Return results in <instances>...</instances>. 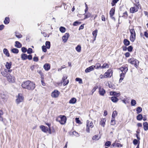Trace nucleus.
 <instances>
[{
  "instance_id": "33",
  "label": "nucleus",
  "mask_w": 148,
  "mask_h": 148,
  "mask_svg": "<svg viewBox=\"0 0 148 148\" xmlns=\"http://www.w3.org/2000/svg\"><path fill=\"white\" fill-rule=\"evenodd\" d=\"M136 119L138 120L141 121L143 119L142 115L141 114H138L137 116Z\"/></svg>"
},
{
  "instance_id": "51",
  "label": "nucleus",
  "mask_w": 148,
  "mask_h": 148,
  "mask_svg": "<svg viewBox=\"0 0 148 148\" xmlns=\"http://www.w3.org/2000/svg\"><path fill=\"white\" fill-rule=\"evenodd\" d=\"M119 0H113L112 1L113 3H111L112 6H114V4L119 1Z\"/></svg>"
},
{
  "instance_id": "29",
  "label": "nucleus",
  "mask_w": 148,
  "mask_h": 148,
  "mask_svg": "<svg viewBox=\"0 0 148 148\" xmlns=\"http://www.w3.org/2000/svg\"><path fill=\"white\" fill-rule=\"evenodd\" d=\"M45 45L47 49H49L50 47V42L47 41L45 43Z\"/></svg>"
},
{
  "instance_id": "37",
  "label": "nucleus",
  "mask_w": 148,
  "mask_h": 148,
  "mask_svg": "<svg viewBox=\"0 0 148 148\" xmlns=\"http://www.w3.org/2000/svg\"><path fill=\"white\" fill-rule=\"evenodd\" d=\"M60 31L62 33H64L66 31V29L63 27H61L59 29Z\"/></svg>"
},
{
  "instance_id": "38",
  "label": "nucleus",
  "mask_w": 148,
  "mask_h": 148,
  "mask_svg": "<svg viewBox=\"0 0 148 148\" xmlns=\"http://www.w3.org/2000/svg\"><path fill=\"white\" fill-rule=\"evenodd\" d=\"M76 50L79 52L81 51V47L79 45H78L75 48Z\"/></svg>"
},
{
  "instance_id": "10",
  "label": "nucleus",
  "mask_w": 148,
  "mask_h": 148,
  "mask_svg": "<svg viewBox=\"0 0 148 148\" xmlns=\"http://www.w3.org/2000/svg\"><path fill=\"white\" fill-rule=\"evenodd\" d=\"M112 75V71L109 69L104 73L105 78L110 77Z\"/></svg>"
},
{
  "instance_id": "43",
  "label": "nucleus",
  "mask_w": 148,
  "mask_h": 148,
  "mask_svg": "<svg viewBox=\"0 0 148 148\" xmlns=\"http://www.w3.org/2000/svg\"><path fill=\"white\" fill-rule=\"evenodd\" d=\"M95 67L96 68V69H98L99 68H101V64L99 63L96 64H95Z\"/></svg>"
},
{
  "instance_id": "28",
  "label": "nucleus",
  "mask_w": 148,
  "mask_h": 148,
  "mask_svg": "<svg viewBox=\"0 0 148 148\" xmlns=\"http://www.w3.org/2000/svg\"><path fill=\"white\" fill-rule=\"evenodd\" d=\"M114 11L115 10L114 8H112L111 9L110 12V16H113L114 14Z\"/></svg>"
},
{
  "instance_id": "16",
  "label": "nucleus",
  "mask_w": 148,
  "mask_h": 148,
  "mask_svg": "<svg viewBox=\"0 0 148 148\" xmlns=\"http://www.w3.org/2000/svg\"><path fill=\"white\" fill-rule=\"evenodd\" d=\"M86 126L91 128L93 127L94 126V125L92 122V121L90 122L88 120H87L86 121Z\"/></svg>"
},
{
  "instance_id": "58",
  "label": "nucleus",
  "mask_w": 148,
  "mask_h": 148,
  "mask_svg": "<svg viewBox=\"0 0 148 148\" xmlns=\"http://www.w3.org/2000/svg\"><path fill=\"white\" fill-rule=\"evenodd\" d=\"M1 98L2 99H4L5 100H7V97L5 95H2Z\"/></svg>"
},
{
  "instance_id": "56",
  "label": "nucleus",
  "mask_w": 148,
  "mask_h": 148,
  "mask_svg": "<svg viewBox=\"0 0 148 148\" xmlns=\"http://www.w3.org/2000/svg\"><path fill=\"white\" fill-rule=\"evenodd\" d=\"M1 74L3 75V76L6 77L7 75H8V74H6L5 72H1Z\"/></svg>"
},
{
  "instance_id": "32",
  "label": "nucleus",
  "mask_w": 148,
  "mask_h": 148,
  "mask_svg": "<svg viewBox=\"0 0 148 148\" xmlns=\"http://www.w3.org/2000/svg\"><path fill=\"white\" fill-rule=\"evenodd\" d=\"M109 67V65L107 63H104L103 66H101V68L104 69V68H108Z\"/></svg>"
},
{
  "instance_id": "11",
  "label": "nucleus",
  "mask_w": 148,
  "mask_h": 148,
  "mask_svg": "<svg viewBox=\"0 0 148 148\" xmlns=\"http://www.w3.org/2000/svg\"><path fill=\"white\" fill-rule=\"evenodd\" d=\"M69 35L68 33H66L62 37V41L64 42H66L67 40Z\"/></svg>"
},
{
  "instance_id": "45",
  "label": "nucleus",
  "mask_w": 148,
  "mask_h": 148,
  "mask_svg": "<svg viewBox=\"0 0 148 148\" xmlns=\"http://www.w3.org/2000/svg\"><path fill=\"white\" fill-rule=\"evenodd\" d=\"M81 23V22L76 21L73 23V25L74 26H76L80 24Z\"/></svg>"
},
{
  "instance_id": "26",
  "label": "nucleus",
  "mask_w": 148,
  "mask_h": 148,
  "mask_svg": "<svg viewBox=\"0 0 148 148\" xmlns=\"http://www.w3.org/2000/svg\"><path fill=\"white\" fill-rule=\"evenodd\" d=\"M123 43L126 46H128L130 44L129 41L127 39H124L123 40Z\"/></svg>"
},
{
  "instance_id": "40",
  "label": "nucleus",
  "mask_w": 148,
  "mask_h": 148,
  "mask_svg": "<svg viewBox=\"0 0 148 148\" xmlns=\"http://www.w3.org/2000/svg\"><path fill=\"white\" fill-rule=\"evenodd\" d=\"M116 124L115 119L112 118L110 122V124L111 125H114Z\"/></svg>"
},
{
  "instance_id": "17",
  "label": "nucleus",
  "mask_w": 148,
  "mask_h": 148,
  "mask_svg": "<svg viewBox=\"0 0 148 148\" xmlns=\"http://www.w3.org/2000/svg\"><path fill=\"white\" fill-rule=\"evenodd\" d=\"M43 68L45 70L48 71L49 70L50 68V64H45L44 65Z\"/></svg>"
},
{
  "instance_id": "49",
  "label": "nucleus",
  "mask_w": 148,
  "mask_h": 148,
  "mask_svg": "<svg viewBox=\"0 0 148 148\" xmlns=\"http://www.w3.org/2000/svg\"><path fill=\"white\" fill-rule=\"evenodd\" d=\"M42 51L44 52H46L47 51V49H46V47H45V46L44 45H43L42 46Z\"/></svg>"
},
{
  "instance_id": "12",
  "label": "nucleus",
  "mask_w": 148,
  "mask_h": 148,
  "mask_svg": "<svg viewBox=\"0 0 148 148\" xmlns=\"http://www.w3.org/2000/svg\"><path fill=\"white\" fill-rule=\"evenodd\" d=\"M95 68V66H94V65L91 66L87 68V69H86L85 71V72L86 73H88L89 72L93 71L94 70V68Z\"/></svg>"
},
{
  "instance_id": "39",
  "label": "nucleus",
  "mask_w": 148,
  "mask_h": 148,
  "mask_svg": "<svg viewBox=\"0 0 148 148\" xmlns=\"http://www.w3.org/2000/svg\"><path fill=\"white\" fill-rule=\"evenodd\" d=\"M117 114V112L116 111H114L113 112L112 117V118H115V117L116 116Z\"/></svg>"
},
{
  "instance_id": "41",
  "label": "nucleus",
  "mask_w": 148,
  "mask_h": 148,
  "mask_svg": "<svg viewBox=\"0 0 148 148\" xmlns=\"http://www.w3.org/2000/svg\"><path fill=\"white\" fill-rule=\"evenodd\" d=\"M75 81L78 82L80 84H82V79L79 78H77L75 79Z\"/></svg>"
},
{
  "instance_id": "3",
  "label": "nucleus",
  "mask_w": 148,
  "mask_h": 148,
  "mask_svg": "<svg viewBox=\"0 0 148 148\" xmlns=\"http://www.w3.org/2000/svg\"><path fill=\"white\" fill-rule=\"evenodd\" d=\"M129 29L131 34L130 37V39L132 42H133L136 39V34L133 28L130 29L129 28Z\"/></svg>"
},
{
  "instance_id": "22",
  "label": "nucleus",
  "mask_w": 148,
  "mask_h": 148,
  "mask_svg": "<svg viewBox=\"0 0 148 148\" xmlns=\"http://www.w3.org/2000/svg\"><path fill=\"white\" fill-rule=\"evenodd\" d=\"M15 46L18 48H20L22 47V44L18 41H16L15 42Z\"/></svg>"
},
{
  "instance_id": "2",
  "label": "nucleus",
  "mask_w": 148,
  "mask_h": 148,
  "mask_svg": "<svg viewBox=\"0 0 148 148\" xmlns=\"http://www.w3.org/2000/svg\"><path fill=\"white\" fill-rule=\"evenodd\" d=\"M119 69L122 72L120 75V78L119 79V82H121L123 79L125 75L128 70L127 66V65L123 66L121 67Z\"/></svg>"
},
{
  "instance_id": "50",
  "label": "nucleus",
  "mask_w": 148,
  "mask_h": 148,
  "mask_svg": "<svg viewBox=\"0 0 148 148\" xmlns=\"http://www.w3.org/2000/svg\"><path fill=\"white\" fill-rule=\"evenodd\" d=\"M127 50L128 51L131 52L132 51L133 48L132 46H129L127 48Z\"/></svg>"
},
{
  "instance_id": "48",
  "label": "nucleus",
  "mask_w": 148,
  "mask_h": 148,
  "mask_svg": "<svg viewBox=\"0 0 148 148\" xmlns=\"http://www.w3.org/2000/svg\"><path fill=\"white\" fill-rule=\"evenodd\" d=\"M73 134L76 137H78L79 136V134L75 131H73Z\"/></svg>"
},
{
  "instance_id": "59",
  "label": "nucleus",
  "mask_w": 148,
  "mask_h": 148,
  "mask_svg": "<svg viewBox=\"0 0 148 148\" xmlns=\"http://www.w3.org/2000/svg\"><path fill=\"white\" fill-rule=\"evenodd\" d=\"M116 147H122L123 146V145H122L119 143H116Z\"/></svg>"
},
{
  "instance_id": "6",
  "label": "nucleus",
  "mask_w": 148,
  "mask_h": 148,
  "mask_svg": "<svg viewBox=\"0 0 148 148\" xmlns=\"http://www.w3.org/2000/svg\"><path fill=\"white\" fill-rule=\"evenodd\" d=\"M128 62L131 64H134V66L136 67H137V66L139 64V61L134 58H131L129 59Z\"/></svg>"
},
{
  "instance_id": "46",
  "label": "nucleus",
  "mask_w": 148,
  "mask_h": 148,
  "mask_svg": "<svg viewBox=\"0 0 148 148\" xmlns=\"http://www.w3.org/2000/svg\"><path fill=\"white\" fill-rule=\"evenodd\" d=\"M32 49L31 48H29L27 50V53L28 54H30L32 52Z\"/></svg>"
},
{
  "instance_id": "20",
  "label": "nucleus",
  "mask_w": 148,
  "mask_h": 148,
  "mask_svg": "<svg viewBox=\"0 0 148 148\" xmlns=\"http://www.w3.org/2000/svg\"><path fill=\"white\" fill-rule=\"evenodd\" d=\"M12 63L11 62H6L5 64V67L8 69H9L11 67Z\"/></svg>"
},
{
  "instance_id": "63",
  "label": "nucleus",
  "mask_w": 148,
  "mask_h": 148,
  "mask_svg": "<svg viewBox=\"0 0 148 148\" xmlns=\"http://www.w3.org/2000/svg\"><path fill=\"white\" fill-rule=\"evenodd\" d=\"M144 35L147 38H148V33L147 32H144Z\"/></svg>"
},
{
  "instance_id": "60",
  "label": "nucleus",
  "mask_w": 148,
  "mask_h": 148,
  "mask_svg": "<svg viewBox=\"0 0 148 148\" xmlns=\"http://www.w3.org/2000/svg\"><path fill=\"white\" fill-rule=\"evenodd\" d=\"M133 143L135 145L137 144L138 143V140L135 139L133 141Z\"/></svg>"
},
{
  "instance_id": "53",
  "label": "nucleus",
  "mask_w": 148,
  "mask_h": 148,
  "mask_svg": "<svg viewBox=\"0 0 148 148\" xmlns=\"http://www.w3.org/2000/svg\"><path fill=\"white\" fill-rule=\"evenodd\" d=\"M91 15V14L89 13L87 14L86 15H85V17L84 18L86 19L90 17Z\"/></svg>"
},
{
  "instance_id": "9",
  "label": "nucleus",
  "mask_w": 148,
  "mask_h": 148,
  "mask_svg": "<svg viewBox=\"0 0 148 148\" xmlns=\"http://www.w3.org/2000/svg\"><path fill=\"white\" fill-rule=\"evenodd\" d=\"M60 92L57 90H55L53 91L51 94V96L53 98H57L59 96Z\"/></svg>"
},
{
  "instance_id": "35",
  "label": "nucleus",
  "mask_w": 148,
  "mask_h": 148,
  "mask_svg": "<svg viewBox=\"0 0 148 148\" xmlns=\"http://www.w3.org/2000/svg\"><path fill=\"white\" fill-rule=\"evenodd\" d=\"M9 18L8 17H6L4 21V23L5 24H8L9 22Z\"/></svg>"
},
{
  "instance_id": "21",
  "label": "nucleus",
  "mask_w": 148,
  "mask_h": 148,
  "mask_svg": "<svg viewBox=\"0 0 148 148\" xmlns=\"http://www.w3.org/2000/svg\"><path fill=\"white\" fill-rule=\"evenodd\" d=\"M143 128L145 131L148 130V123L147 122H144L143 123Z\"/></svg>"
},
{
  "instance_id": "14",
  "label": "nucleus",
  "mask_w": 148,
  "mask_h": 148,
  "mask_svg": "<svg viewBox=\"0 0 148 148\" xmlns=\"http://www.w3.org/2000/svg\"><path fill=\"white\" fill-rule=\"evenodd\" d=\"M67 78V77L65 76H64L62 79V81H63V83L64 86H65L69 82V80H66V79Z\"/></svg>"
},
{
  "instance_id": "61",
  "label": "nucleus",
  "mask_w": 148,
  "mask_h": 148,
  "mask_svg": "<svg viewBox=\"0 0 148 148\" xmlns=\"http://www.w3.org/2000/svg\"><path fill=\"white\" fill-rule=\"evenodd\" d=\"M125 55L126 57H128L130 56V54L129 52H127L125 53Z\"/></svg>"
},
{
  "instance_id": "19",
  "label": "nucleus",
  "mask_w": 148,
  "mask_h": 148,
  "mask_svg": "<svg viewBox=\"0 0 148 148\" xmlns=\"http://www.w3.org/2000/svg\"><path fill=\"white\" fill-rule=\"evenodd\" d=\"M3 53L5 55V56L7 57H10V54L8 50L5 48L3 49Z\"/></svg>"
},
{
  "instance_id": "25",
  "label": "nucleus",
  "mask_w": 148,
  "mask_h": 148,
  "mask_svg": "<svg viewBox=\"0 0 148 148\" xmlns=\"http://www.w3.org/2000/svg\"><path fill=\"white\" fill-rule=\"evenodd\" d=\"M21 58L22 60H25L27 59V55L26 54L23 53L21 55Z\"/></svg>"
},
{
  "instance_id": "36",
  "label": "nucleus",
  "mask_w": 148,
  "mask_h": 148,
  "mask_svg": "<svg viewBox=\"0 0 148 148\" xmlns=\"http://www.w3.org/2000/svg\"><path fill=\"white\" fill-rule=\"evenodd\" d=\"M136 110L137 111V113L139 114L142 111V108L140 107H138L137 108Z\"/></svg>"
},
{
  "instance_id": "24",
  "label": "nucleus",
  "mask_w": 148,
  "mask_h": 148,
  "mask_svg": "<svg viewBox=\"0 0 148 148\" xmlns=\"http://www.w3.org/2000/svg\"><path fill=\"white\" fill-rule=\"evenodd\" d=\"M77 100L75 98H72L69 101V103L71 104H75L76 103Z\"/></svg>"
},
{
  "instance_id": "15",
  "label": "nucleus",
  "mask_w": 148,
  "mask_h": 148,
  "mask_svg": "<svg viewBox=\"0 0 148 148\" xmlns=\"http://www.w3.org/2000/svg\"><path fill=\"white\" fill-rule=\"evenodd\" d=\"M99 94L101 96L104 95L106 91L103 88H101V87L99 88Z\"/></svg>"
},
{
  "instance_id": "44",
  "label": "nucleus",
  "mask_w": 148,
  "mask_h": 148,
  "mask_svg": "<svg viewBox=\"0 0 148 148\" xmlns=\"http://www.w3.org/2000/svg\"><path fill=\"white\" fill-rule=\"evenodd\" d=\"M136 103V101L135 100L132 99V100L131 104L132 106H134L135 105Z\"/></svg>"
},
{
  "instance_id": "4",
  "label": "nucleus",
  "mask_w": 148,
  "mask_h": 148,
  "mask_svg": "<svg viewBox=\"0 0 148 148\" xmlns=\"http://www.w3.org/2000/svg\"><path fill=\"white\" fill-rule=\"evenodd\" d=\"M57 121L61 124H64L66 122V118L64 116L60 115L56 119Z\"/></svg>"
},
{
  "instance_id": "47",
  "label": "nucleus",
  "mask_w": 148,
  "mask_h": 148,
  "mask_svg": "<svg viewBox=\"0 0 148 148\" xmlns=\"http://www.w3.org/2000/svg\"><path fill=\"white\" fill-rule=\"evenodd\" d=\"M111 144V142L110 141H108L106 142L105 143V145L107 147H109Z\"/></svg>"
},
{
  "instance_id": "52",
  "label": "nucleus",
  "mask_w": 148,
  "mask_h": 148,
  "mask_svg": "<svg viewBox=\"0 0 148 148\" xmlns=\"http://www.w3.org/2000/svg\"><path fill=\"white\" fill-rule=\"evenodd\" d=\"M21 50L22 51L23 53H25L27 51V49L24 47L22 48Z\"/></svg>"
},
{
  "instance_id": "55",
  "label": "nucleus",
  "mask_w": 148,
  "mask_h": 148,
  "mask_svg": "<svg viewBox=\"0 0 148 148\" xmlns=\"http://www.w3.org/2000/svg\"><path fill=\"white\" fill-rule=\"evenodd\" d=\"M33 60L34 61L37 62L38 61V59L37 57H35L33 58Z\"/></svg>"
},
{
  "instance_id": "31",
  "label": "nucleus",
  "mask_w": 148,
  "mask_h": 148,
  "mask_svg": "<svg viewBox=\"0 0 148 148\" xmlns=\"http://www.w3.org/2000/svg\"><path fill=\"white\" fill-rule=\"evenodd\" d=\"M15 36L18 38H21L22 36L20 33L16 32L15 33Z\"/></svg>"
},
{
  "instance_id": "62",
  "label": "nucleus",
  "mask_w": 148,
  "mask_h": 148,
  "mask_svg": "<svg viewBox=\"0 0 148 148\" xmlns=\"http://www.w3.org/2000/svg\"><path fill=\"white\" fill-rule=\"evenodd\" d=\"M4 27L3 25H0V30H3L4 28Z\"/></svg>"
},
{
  "instance_id": "54",
  "label": "nucleus",
  "mask_w": 148,
  "mask_h": 148,
  "mask_svg": "<svg viewBox=\"0 0 148 148\" xmlns=\"http://www.w3.org/2000/svg\"><path fill=\"white\" fill-rule=\"evenodd\" d=\"M75 121L76 123L78 124H80L81 123L80 121L79 120V118H75Z\"/></svg>"
},
{
  "instance_id": "13",
  "label": "nucleus",
  "mask_w": 148,
  "mask_h": 148,
  "mask_svg": "<svg viewBox=\"0 0 148 148\" xmlns=\"http://www.w3.org/2000/svg\"><path fill=\"white\" fill-rule=\"evenodd\" d=\"M40 128L42 131L45 133H47L48 130V128L43 125H41L40 126Z\"/></svg>"
},
{
  "instance_id": "34",
  "label": "nucleus",
  "mask_w": 148,
  "mask_h": 148,
  "mask_svg": "<svg viewBox=\"0 0 148 148\" xmlns=\"http://www.w3.org/2000/svg\"><path fill=\"white\" fill-rule=\"evenodd\" d=\"M11 52L14 53H17L18 52V50L16 48H14L11 49Z\"/></svg>"
},
{
  "instance_id": "42",
  "label": "nucleus",
  "mask_w": 148,
  "mask_h": 148,
  "mask_svg": "<svg viewBox=\"0 0 148 148\" xmlns=\"http://www.w3.org/2000/svg\"><path fill=\"white\" fill-rule=\"evenodd\" d=\"M3 114V112L1 110H0V121H3V118L2 117V116Z\"/></svg>"
},
{
  "instance_id": "30",
  "label": "nucleus",
  "mask_w": 148,
  "mask_h": 148,
  "mask_svg": "<svg viewBox=\"0 0 148 148\" xmlns=\"http://www.w3.org/2000/svg\"><path fill=\"white\" fill-rule=\"evenodd\" d=\"M100 137L98 135H95L93 136L92 139L94 140H98L100 138Z\"/></svg>"
},
{
  "instance_id": "27",
  "label": "nucleus",
  "mask_w": 148,
  "mask_h": 148,
  "mask_svg": "<svg viewBox=\"0 0 148 148\" xmlns=\"http://www.w3.org/2000/svg\"><path fill=\"white\" fill-rule=\"evenodd\" d=\"M111 99L113 102L114 103L116 102L118 100V98L115 97H112Z\"/></svg>"
},
{
  "instance_id": "18",
  "label": "nucleus",
  "mask_w": 148,
  "mask_h": 148,
  "mask_svg": "<svg viewBox=\"0 0 148 148\" xmlns=\"http://www.w3.org/2000/svg\"><path fill=\"white\" fill-rule=\"evenodd\" d=\"M106 121V119H101V121H100L99 124L101 126H103V127H104L105 126V123Z\"/></svg>"
},
{
  "instance_id": "5",
  "label": "nucleus",
  "mask_w": 148,
  "mask_h": 148,
  "mask_svg": "<svg viewBox=\"0 0 148 148\" xmlns=\"http://www.w3.org/2000/svg\"><path fill=\"white\" fill-rule=\"evenodd\" d=\"M24 99V98L23 95L22 94L19 93L16 96V103L17 104H18L20 103L23 102Z\"/></svg>"
},
{
  "instance_id": "23",
  "label": "nucleus",
  "mask_w": 148,
  "mask_h": 148,
  "mask_svg": "<svg viewBox=\"0 0 148 148\" xmlns=\"http://www.w3.org/2000/svg\"><path fill=\"white\" fill-rule=\"evenodd\" d=\"M98 32V30L97 29L95 30V31L93 32L92 34L93 36L94 37V41H95L96 40V37L97 34Z\"/></svg>"
},
{
  "instance_id": "64",
  "label": "nucleus",
  "mask_w": 148,
  "mask_h": 148,
  "mask_svg": "<svg viewBox=\"0 0 148 148\" xmlns=\"http://www.w3.org/2000/svg\"><path fill=\"white\" fill-rule=\"evenodd\" d=\"M90 127H87L86 126V131L87 132L89 133L90 132V129H89Z\"/></svg>"
},
{
  "instance_id": "7",
  "label": "nucleus",
  "mask_w": 148,
  "mask_h": 148,
  "mask_svg": "<svg viewBox=\"0 0 148 148\" xmlns=\"http://www.w3.org/2000/svg\"><path fill=\"white\" fill-rule=\"evenodd\" d=\"M138 5L136 4H134V6L130 8V12L132 13H134L138 11Z\"/></svg>"
},
{
  "instance_id": "57",
  "label": "nucleus",
  "mask_w": 148,
  "mask_h": 148,
  "mask_svg": "<svg viewBox=\"0 0 148 148\" xmlns=\"http://www.w3.org/2000/svg\"><path fill=\"white\" fill-rule=\"evenodd\" d=\"M27 59H28L29 60H31L32 59V56L31 55L27 56Z\"/></svg>"
},
{
  "instance_id": "1",
  "label": "nucleus",
  "mask_w": 148,
  "mask_h": 148,
  "mask_svg": "<svg viewBox=\"0 0 148 148\" xmlns=\"http://www.w3.org/2000/svg\"><path fill=\"white\" fill-rule=\"evenodd\" d=\"M21 86L23 88L28 90H33L35 87V84L29 80L23 83Z\"/></svg>"
},
{
  "instance_id": "8",
  "label": "nucleus",
  "mask_w": 148,
  "mask_h": 148,
  "mask_svg": "<svg viewBox=\"0 0 148 148\" xmlns=\"http://www.w3.org/2000/svg\"><path fill=\"white\" fill-rule=\"evenodd\" d=\"M6 78L8 81L10 82L13 83L15 81V78L14 76L11 75L10 74L7 75Z\"/></svg>"
}]
</instances>
